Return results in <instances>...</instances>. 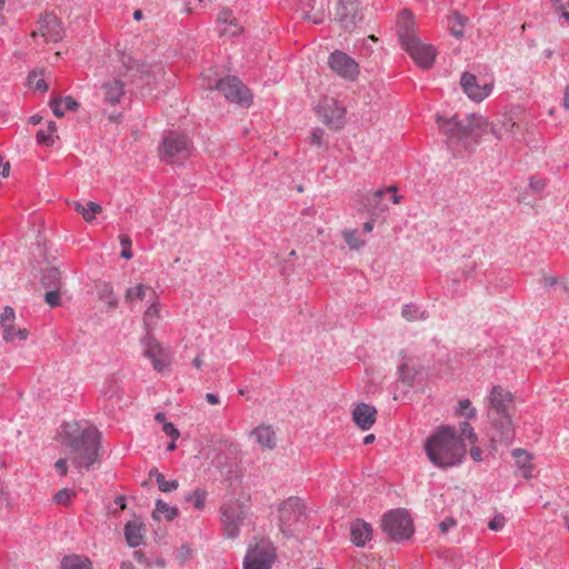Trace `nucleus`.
<instances>
[{
	"label": "nucleus",
	"mask_w": 569,
	"mask_h": 569,
	"mask_svg": "<svg viewBox=\"0 0 569 569\" xmlns=\"http://www.w3.org/2000/svg\"><path fill=\"white\" fill-rule=\"evenodd\" d=\"M329 66L338 76L355 80L359 74L358 63L342 51H335L329 57Z\"/></svg>",
	"instance_id": "nucleus-17"
},
{
	"label": "nucleus",
	"mask_w": 569,
	"mask_h": 569,
	"mask_svg": "<svg viewBox=\"0 0 569 569\" xmlns=\"http://www.w3.org/2000/svg\"><path fill=\"white\" fill-rule=\"evenodd\" d=\"M342 237L350 249H359L365 244V240L357 236L356 230L347 229L342 232Z\"/></svg>",
	"instance_id": "nucleus-35"
},
{
	"label": "nucleus",
	"mask_w": 569,
	"mask_h": 569,
	"mask_svg": "<svg viewBox=\"0 0 569 569\" xmlns=\"http://www.w3.org/2000/svg\"><path fill=\"white\" fill-rule=\"evenodd\" d=\"M54 468L59 471V473L61 476H66L67 472H68V467H67V459H59L56 463H54Z\"/></svg>",
	"instance_id": "nucleus-52"
},
{
	"label": "nucleus",
	"mask_w": 569,
	"mask_h": 569,
	"mask_svg": "<svg viewBox=\"0 0 569 569\" xmlns=\"http://www.w3.org/2000/svg\"><path fill=\"white\" fill-rule=\"evenodd\" d=\"M62 280L61 271L56 267L44 269L41 277V284H56Z\"/></svg>",
	"instance_id": "nucleus-33"
},
{
	"label": "nucleus",
	"mask_w": 569,
	"mask_h": 569,
	"mask_svg": "<svg viewBox=\"0 0 569 569\" xmlns=\"http://www.w3.org/2000/svg\"><path fill=\"white\" fill-rule=\"evenodd\" d=\"M279 528L286 536L293 535L303 523V505L297 497H290L278 508Z\"/></svg>",
	"instance_id": "nucleus-9"
},
{
	"label": "nucleus",
	"mask_w": 569,
	"mask_h": 569,
	"mask_svg": "<svg viewBox=\"0 0 569 569\" xmlns=\"http://www.w3.org/2000/svg\"><path fill=\"white\" fill-rule=\"evenodd\" d=\"M42 37L46 42H57L64 36L63 28L59 19L52 13H44L37 22V29L32 31L31 37Z\"/></svg>",
	"instance_id": "nucleus-15"
},
{
	"label": "nucleus",
	"mask_w": 569,
	"mask_h": 569,
	"mask_svg": "<svg viewBox=\"0 0 569 569\" xmlns=\"http://www.w3.org/2000/svg\"><path fill=\"white\" fill-rule=\"evenodd\" d=\"M559 11H561V17L567 21L569 22V12L567 10H565V4L562 3V9H558Z\"/></svg>",
	"instance_id": "nucleus-63"
},
{
	"label": "nucleus",
	"mask_w": 569,
	"mask_h": 569,
	"mask_svg": "<svg viewBox=\"0 0 569 569\" xmlns=\"http://www.w3.org/2000/svg\"><path fill=\"white\" fill-rule=\"evenodd\" d=\"M219 20L222 21V22H229V23H232L233 22V19H232V13L228 10H223L219 13Z\"/></svg>",
	"instance_id": "nucleus-54"
},
{
	"label": "nucleus",
	"mask_w": 569,
	"mask_h": 569,
	"mask_svg": "<svg viewBox=\"0 0 569 569\" xmlns=\"http://www.w3.org/2000/svg\"><path fill=\"white\" fill-rule=\"evenodd\" d=\"M100 297L101 299H103L106 301V303L109 306V307H114L117 305V299L116 297L112 295V291L106 287L103 292L100 293Z\"/></svg>",
	"instance_id": "nucleus-48"
},
{
	"label": "nucleus",
	"mask_w": 569,
	"mask_h": 569,
	"mask_svg": "<svg viewBox=\"0 0 569 569\" xmlns=\"http://www.w3.org/2000/svg\"><path fill=\"white\" fill-rule=\"evenodd\" d=\"M77 108L78 102L71 97L56 99L51 102L52 112L59 118L63 117L67 110H76Z\"/></svg>",
	"instance_id": "nucleus-29"
},
{
	"label": "nucleus",
	"mask_w": 569,
	"mask_h": 569,
	"mask_svg": "<svg viewBox=\"0 0 569 569\" xmlns=\"http://www.w3.org/2000/svg\"><path fill=\"white\" fill-rule=\"evenodd\" d=\"M506 519L501 515L495 516L488 523L490 530L499 531L505 527Z\"/></svg>",
	"instance_id": "nucleus-47"
},
{
	"label": "nucleus",
	"mask_w": 569,
	"mask_h": 569,
	"mask_svg": "<svg viewBox=\"0 0 569 569\" xmlns=\"http://www.w3.org/2000/svg\"><path fill=\"white\" fill-rule=\"evenodd\" d=\"M208 491L204 489H196L189 496L186 497L187 501H191L197 510H202L206 506Z\"/></svg>",
	"instance_id": "nucleus-31"
},
{
	"label": "nucleus",
	"mask_w": 569,
	"mask_h": 569,
	"mask_svg": "<svg viewBox=\"0 0 569 569\" xmlns=\"http://www.w3.org/2000/svg\"><path fill=\"white\" fill-rule=\"evenodd\" d=\"M460 84L465 93L473 101L480 102L486 99L492 91L491 83L480 84L476 76L463 72L460 79Z\"/></svg>",
	"instance_id": "nucleus-19"
},
{
	"label": "nucleus",
	"mask_w": 569,
	"mask_h": 569,
	"mask_svg": "<svg viewBox=\"0 0 569 569\" xmlns=\"http://www.w3.org/2000/svg\"><path fill=\"white\" fill-rule=\"evenodd\" d=\"M76 497L74 491L70 489H62L54 496V501L61 505H68L72 498Z\"/></svg>",
	"instance_id": "nucleus-42"
},
{
	"label": "nucleus",
	"mask_w": 569,
	"mask_h": 569,
	"mask_svg": "<svg viewBox=\"0 0 569 569\" xmlns=\"http://www.w3.org/2000/svg\"><path fill=\"white\" fill-rule=\"evenodd\" d=\"M399 373L401 376V379L408 383H411L415 377L413 369L407 363H401L399 366Z\"/></svg>",
	"instance_id": "nucleus-44"
},
{
	"label": "nucleus",
	"mask_w": 569,
	"mask_h": 569,
	"mask_svg": "<svg viewBox=\"0 0 569 569\" xmlns=\"http://www.w3.org/2000/svg\"><path fill=\"white\" fill-rule=\"evenodd\" d=\"M276 551L271 542L261 540L250 546L243 559V569H271Z\"/></svg>",
	"instance_id": "nucleus-12"
},
{
	"label": "nucleus",
	"mask_w": 569,
	"mask_h": 569,
	"mask_svg": "<svg viewBox=\"0 0 569 569\" xmlns=\"http://www.w3.org/2000/svg\"><path fill=\"white\" fill-rule=\"evenodd\" d=\"M146 535V527L139 518L128 521L124 526V538L129 547L134 548L142 545Z\"/></svg>",
	"instance_id": "nucleus-22"
},
{
	"label": "nucleus",
	"mask_w": 569,
	"mask_h": 569,
	"mask_svg": "<svg viewBox=\"0 0 569 569\" xmlns=\"http://www.w3.org/2000/svg\"><path fill=\"white\" fill-rule=\"evenodd\" d=\"M154 301H146L149 303L148 309L144 312L143 322L147 329H150L156 323V319L159 317V308Z\"/></svg>",
	"instance_id": "nucleus-34"
},
{
	"label": "nucleus",
	"mask_w": 569,
	"mask_h": 569,
	"mask_svg": "<svg viewBox=\"0 0 569 569\" xmlns=\"http://www.w3.org/2000/svg\"><path fill=\"white\" fill-rule=\"evenodd\" d=\"M158 477H164L161 472H159V470L157 468H152L150 471H149V478H153L156 480V482H158Z\"/></svg>",
	"instance_id": "nucleus-59"
},
{
	"label": "nucleus",
	"mask_w": 569,
	"mask_h": 569,
	"mask_svg": "<svg viewBox=\"0 0 569 569\" xmlns=\"http://www.w3.org/2000/svg\"><path fill=\"white\" fill-rule=\"evenodd\" d=\"M10 171L9 162H3L2 158L0 157V176L7 177Z\"/></svg>",
	"instance_id": "nucleus-56"
},
{
	"label": "nucleus",
	"mask_w": 569,
	"mask_h": 569,
	"mask_svg": "<svg viewBox=\"0 0 569 569\" xmlns=\"http://www.w3.org/2000/svg\"><path fill=\"white\" fill-rule=\"evenodd\" d=\"M398 34L402 48L410 54L415 62L425 69L432 66L436 58V49L422 42L412 29V17L408 11H402L398 20Z\"/></svg>",
	"instance_id": "nucleus-5"
},
{
	"label": "nucleus",
	"mask_w": 569,
	"mask_h": 569,
	"mask_svg": "<svg viewBox=\"0 0 569 569\" xmlns=\"http://www.w3.org/2000/svg\"><path fill=\"white\" fill-rule=\"evenodd\" d=\"M102 208L99 203L89 201L86 203V209L83 212V219L88 222L92 221L96 218V214L101 212Z\"/></svg>",
	"instance_id": "nucleus-39"
},
{
	"label": "nucleus",
	"mask_w": 569,
	"mask_h": 569,
	"mask_svg": "<svg viewBox=\"0 0 569 569\" xmlns=\"http://www.w3.org/2000/svg\"><path fill=\"white\" fill-rule=\"evenodd\" d=\"M462 441L467 440L470 445H475L478 440L477 435L473 431V428L468 422H462L460 425V436H458Z\"/></svg>",
	"instance_id": "nucleus-36"
},
{
	"label": "nucleus",
	"mask_w": 569,
	"mask_h": 569,
	"mask_svg": "<svg viewBox=\"0 0 569 569\" xmlns=\"http://www.w3.org/2000/svg\"><path fill=\"white\" fill-rule=\"evenodd\" d=\"M122 63L126 69L122 77L139 88L156 83L163 74V67L160 63H147L132 57L124 58Z\"/></svg>",
	"instance_id": "nucleus-7"
},
{
	"label": "nucleus",
	"mask_w": 569,
	"mask_h": 569,
	"mask_svg": "<svg viewBox=\"0 0 569 569\" xmlns=\"http://www.w3.org/2000/svg\"><path fill=\"white\" fill-rule=\"evenodd\" d=\"M206 399L207 401L210 403V405H218L219 403V398L218 396L213 395V393H207L206 395Z\"/></svg>",
	"instance_id": "nucleus-58"
},
{
	"label": "nucleus",
	"mask_w": 569,
	"mask_h": 569,
	"mask_svg": "<svg viewBox=\"0 0 569 569\" xmlns=\"http://www.w3.org/2000/svg\"><path fill=\"white\" fill-rule=\"evenodd\" d=\"M372 527L370 523L356 519L350 525V539L357 547H363L368 541L372 539Z\"/></svg>",
	"instance_id": "nucleus-21"
},
{
	"label": "nucleus",
	"mask_w": 569,
	"mask_h": 569,
	"mask_svg": "<svg viewBox=\"0 0 569 569\" xmlns=\"http://www.w3.org/2000/svg\"><path fill=\"white\" fill-rule=\"evenodd\" d=\"M62 442L68 459L76 468L89 469L99 460L100 433L94 427L67 422L62 427Z\"/></svg>",
	"instance_id": "nucleus-2"
},
{
	"label": "nucleus",
	"mask_w": 569,
	"mask_h": 569,
	"mask_svg": "<svg viewBox=\"0 0 569 569\" xmlns=\"http://www.w3.org/2000/svg\"><path fill=\"white\" fill-rule=\"evenodd\" d=\"M317 113L330 129L339 130L345 124L346 108L332 97H325L320 101Z\"/></svg>",
	"instance_id": "nucleus-13"
},
{
	"label": "nucleus",
	"mask_w": 569,
	"mask_h": 569,
	"mask_svg": "<svg viewBox=\"0 0 569 569\" xmlns=\"http://www.w3.org/2000/svg\"><path fill=\"white\" fill-rule=\"evenodd\" d=\"M429 461L438 468H450L459 465L466 455V445L458 437L453 427L438 428L425 442Z\"/></svg>",
	"instance_id": "nucleus-3"
},
{
	"label": "nucleus",
	"mask_w": 569,
	"mask_h": 569,
	"mask_svg": "<svg viewBox=\"0 0 569 569\" xmlns=\"http://www.w3.org/2000/svg\"><path fill=\"white\" fill-rule=\"evenodd\" d=\"M30 86H32L36 90L44 92L48 90V84L43 79H38V74L36 71H32L28 77Z\"/></svg>",
	"instance_id": "nucleus-43"
},
{
	"label": "nucleus",
	"mask_w": 569,
	"mask_h": 569,
	"mask_svg": "<svg viewBox=\"0 0 569 569\" xmlns=\"http://www.w3.org/2000/svg\"><path fill=\"white\" fill-rule=\"evenodd\" d=\"M162 430L172 439H178L180 436L179 430L171 422H164Z\"/></svg>",
	"instance_id": "nucleus-49"
},
{
	"label": "nucleus",
	"mask_w": 569,
	"mask_h": 569,
	"mask_svg": "<svg viewBox=\"0 0 569 569\" xmlns=\"http://www.w3.org/2000/svg\"><path fill=\"white\" fill-rule=\"evenodd\" d=\"M361 19L358 0H339L336 20L345 30H352Z\"/></svg>",
	"instance_id": "nucleus-18"
},
{
	"label": "nucleus",
	"mask_w": 569,
	"mask_h": 569,
	"mask_svg": "<svg viewBox=\"0 0 569 569\" xmlns=\"http://www.w3.org/2000/svg\"><path fill=\"white\" fill-rule=\"evenodd\" d=\"M387 192H390L392 193L391 196V200L393 203H399L401 201V196H398L396 192H397V188L391 186L389 187L388 189L383 190V189H378L376 190L373 193H372V197L370 199V201H372V206L375 208L378 207V202L380 201V199L387 193Z\"/></svg>",
	"instance_id": "nucleus-32"
},
{
	"label": "nucleus",
	"mask_w": 569,
	"mask_h": 569,
	"mask_svg": "<svg viewBox=\"0 0 569 569\" xmlns=\"http://www.w3.org/2000/svg\"><path fill=\"white\" fill-rule=\"evenodd\" d=\"M143 353L151 361L152 367L158 372H167L171 365L172 353L169 348L160 345L152 337H147L142 341Z\"/></svg>",
	"instance_id": "nucleus-14"
},
{
	"label": "nucleus",
	"mask_w": 569,
	"mask_h": 569,
	"mask_svg": "<svg viewBox=\"0 0 569 569\" xmlns=\"http://www.w3.org/2000/svg\"><path fill=\"white\" fill-rule=\"evenodd\" d=\"M63 296V292L60 290V288L56 290L48 291L44 295V301L50 307H58L61 305V297Z\"/></svg>",
	"instance_id": "nucleus-40"
},
{
	"label": "nucleus",
	"mask_w": 569,
	"mask_h": 569,
	"mask_svg": "<svg viewBox=\"0 0 569 569\" xmlns=\"http://www.w3.org/2000/svg\"><path fill=\"white\" fill-rule=\"evenodd\" d=\"M437 123L440 132L446 137L448 148L459 154L462 150L469 149L472 143H478V139L490 129L498 140L515 139L518 123L511 116L505 114L500 123L492 124L480 114H468L463 119L458 116L445 118L437 117Z\"/></svg>",
	"instance_id": "nucleus-1"
},
{
	"label": "nucleus",
	"mask_w": 569,
	"mask_h": 569,
	"mask_svg": "<svg viewBox=\"0 0 569 569\" xmlns=\"http://www.w3.org/2000/svg\"><path fill=\"white\" fill-rule=\"evenodd\" d=\"M254 441L266 449H272L276 446L274 431L269 426H259L251 432Z\"/></svg>",
	"instance_id": "nucleus-24"
},
{
	"label": "nucleus",
	"mask_w": 569,
	"mask_h": 569,
	"mask_svg": "<svg viewBox=\"0 0 569 569\" xmlns=\"http://www.w3.org/2000/svg\"><path fill=\"white\" fill-rule=\"evenodd\" d=\"M120 244L122 247V251L120 256L124 259L132 258V251H131V244L132 241L128 234H120L119 236Z\"/></svg>",
	"instance_id": "nucleus-41"
},
{
	"label": "nucleus",
	"mask_w": 569,
	"mask_h": 569,
	"mask_svg": "<svg viewBox=\"0 0 569 569\" xmlns=\"http://www.w3.org/2000/svg\"><path fill=\"white\" fill-rule=\"evenodd\" d=\"M126 299L134 303L137 301H154L157 293L152 287H129L126 292Z\"/></svg>",
	"instance_id": "nucleus-25"
},
{
	"label": "nucleus",
	"mask_w": 569,
	"mask_h": 569,
	"mask_svg": "<svg viewBox=\"0 0 569 569\" xmlns=\"http://www.w3.org/2000/svg\"><path fill=\"white\" fill-rule=\"evenodd\" d=\"M456 526V520L453 518H446L440 522L439 528L442 533H447L452 527Z\"/></svg>",
	"instance_id": "nucleus-51"
},
{
	"label": "nucleus",
	"mask_w": 569,
	"mask_h": 569,
	"mask_svg": "<svg viewBox=\"0 0 569 569\" xmlns=\"http://www.w3.org/2000/svg\"><path fill=\"white\" fill-rule=\"evenodd\" d=\"M488 418L497 431L501 441H510L513 438V423L510 410L513 403V396L501 386H495L488 396Z\"/></svg>",
	"instance_id": "nucleus-4"
},
{
	"label": "nucleus",
	"mask_w": 569,
	"mask_h": 569,
	"mask_svg": "<svg viewBox=\"0 0 569 569\" xmlns=\"http://www.w3.org/2000/svg\"><path fill=\"white\" fill-rule=\"evenodd\" d=\"M373 230V223L371 221H367L363 223V231L369 233Z\"/></svg>",
	"instance_id": "nucleus-62"
},
{
	"label": "nucleus",
	"mask_w": 569,
	"mask_h": 569,
	"mask_svg": "<svg viewBox=\"0 0 569 569\" xmlns=\"http://www.w3.org/2000/svg\"><path fill=\"white\" fill-rule=\"evenodd\" d=\"M74 210L80 213L82 217H83V212H84V209H86V204H82L80 202H76L74 206H73Z\"/></svg>",
	"instance_id": "nucleus-60"
},
{
	"label": "nucleus",
	"mask_w": 569,
	"mask_h": 569,
	"mask_svg": "<svg viewBox=\"0 0 569 569\" xmlns=\"http://www.w3.org/2000/svg\"><path fill=\"white\" fill-rule=\"evenodd\" d=\"M376 415L377 410L375 407L367 403H359L352 412V418L359 428L369 430L376 421Z\"/></svg>",
	"instance_id": "nucleus-23"
},
{
	"label": "nucleus",
	"mask_w": 569,
	"mask_h": 569,
	"mask_svg": "<svg viewBox=\"0 0 569 569\" xmlns=\"http://www.w3.org/2000/svg\"><path fill=\"white\" fill-rule=\"evenodd\" d=\"M1 336L6 342L24 341L29 337V331L26 328L17 327L16 312L7 306L0 315Z\"/></svg>",
	"instance_id": "nucleus-16"
},
{
	"label": "nucleus",
	"mask_w": 569,
	"mask_h": 569,
	"mask_svg": "<svg viewBox=\"0 0 569 569\" xmlns=\"http://www.w3.org/2000/svg\"><path fill=\"white\" fill-rule=\"evenodd\" d=\"M546 183L543 180H538V179H535V178H531L530 179V188L532 190H535L536 192H539L541 190H543Z\"/></svg>",
	"instance_id": "nucleus-53"
},
{
	"label": "nucleus",
	"mask_w": 569,
	"mask_h": 569,
	"mask_svg": "<svg viewBox=\"0 0 569 569\" xmlns=\"http://www.w3.org/2000/svg\"><path fill=\"white\" fill-rule=\"evenodd\" d=\"M467 21H468V19L465 16H462L459 12H453L449 17V27H450L451 34L456 38L462 37L463 36L462 28Z\"/></svg>",
	"instance_id": "nucleus-30"
},
{
	"label": "nucleus",
	"mask_w": 569,
	"mask_h": 569,
	"mask_svg": "<svg viewBox=\"0 0 569 569\" xmlns=\"http://www.w3.org/2000/svg\"><path fill=\"white\" fill-rule=\"evenodd\" d=\"M121 569H136L131 562H123Z\"/></svg>",
	"instance_id": "nucleus-64"
},
{
	"label": "nucleus",
	"mask_w": 569,
	"mask_h": 569,
	"mask_svg": "<svg viewBox=\"0 0 569 569\" xmlns=\"http://www.w3.org/2000/svg\"><path fill=\"white\" fill-rule=\"evenodd\" d=\"M402 316L409 321L416 320L419 317V309L415 305H406L402 309Z\"/></svg>",
	"instance_id": "nucleus-45"
},
{
	"label": "nucleus",
	"mask_w": 569,
	"mask_h": 569,
	"mask_svg": "<svg viewBox=\"0 0 569 569\" xmlns=\"http://www.w3.org/2000/svg\"><path fill=\"white\" fill-rule=\"evenodd\" d=\"M192 154V142L181 132L167 133L159 148L160 160L168 164H181Z\"/></svg>",
	"instance_id": "nucleus-6"
},
{
	"label": "nucleus",
	"mask_w": 569,
	"mask_h": 569,
	"mask_svg": "<svg viewBox=\"0 0 569 569\" xmlns=\"http://www.w3.org/2000/svg\"><path fill=\"white\" fill-rule=\"evenodd\" d=\"M562 107H563L566 110H569V86H567V87L565 88L563 99H562Z\"/></svg>",
	"instance_id": "nucleus-57"
},
{
	"label": "nucleus",
	"mask_w": 569,
	"mask_h": 569,
	"mask_svg": "<svg viewBox=\"0 0 569 569\" xmlns=\"http://www.w3.org/2000/svg\"><path fill=\"white\" fill-rule=\"evenodd\" d=\"M470 456L475 461H481L482 460V452L481 449L478 447H472L470 449Z\"/></svg>",
	"instance_id": "nucleus-55"
},
{
	"label": "nucleus",
	"mask_w": 569,
	"mask_h": 569,
	"mask_svg": "<svg viewBox=\"0 0 569 569\" xmlns=\"http://www.w3.org/2000/svg\"><path fill=\"white\" fill-rule=\"evenodd\" d=\"M157 485H158V488L160 491L168 493V492H172L178 489L179 481L176 479L166 480L164 477H158Z\"/></svg>",
	"instance_id": "nucleus-38"
},
{
	"label": "nucleus",
	"mask_w": 569,
	"mask_h": 569,
	"mask_svg": "<svg viewBox=\"0 0 569 569\" xmlns=\"http://www.w3.org/2000/svg\"><path fill=\"white\" fill-rule=\"evenodd\" d=\"M37 141L40 144L52 146L54 142L53 136L49 131L39 130L37 132Z\"/></svg>",
	"instance_id": "nucleus-46"
},
{
	"label": "nucleus",
	"mask_w": 569,
	"mask_h": 569,
	"mask_svg": "<svg viewBox=\"0 0 569 569\" xmlns=\"http://www.w3.org/2000/svg\"><path fill=\"white\" fill-rule=\"evenodd\" d=\"M322 138H323V130L315 129L311 132V137H310L311 144L320 147L322 143Z\"/></svg>",
	"instance_id": "nucleus-50"
},
{
	"label": "nucleus",
	"mask_w": 569,
	"mask_h": 569,
	"mask_svg": "<svg viewBox=\"0 0 569 569\" xmlns=\"http://www.w3.org/2000/svg\"><path fill=\"white\" fill-rule=\"evenodd\" d=\"M61 569H92V565L88 558L72 555L62 559Z\"/></svg>",
	"instance_id": "nucleus-27"
},
{
	"label": "nucleus",
	"mask_w": 569,
	"mask_h": 569,
	"mask_svg": "<svg viewBox=\"0 0 569 569\" xmlns=\"http://www.w3.org/2000/svg\"><path fill=\"white\" fill-rule=\"evenodd\" d=\"M124 81L120 78H110L100 86V93L106 103L111 106L120 104L124 98Z\"/></svg>",
	"instance_id": "nucleus-20"
},
{
	"label": "nucleus",
	"mask_w": 569,
	"mask_h": 569,
	"mask_svg": "<svg viewBox=\"0 0 569 569\" xmlns=\"http://www.w3.org/2000/svg\"><path fill=\"white\" fill-rule=\"evenodd\" d=\"M179 511L176 507H170L167 502L161 499L156 501V508L152 511V518L156 521H160L162 519L167 521H172L177 518Z\"/></svg>",
	"instance_id": "nucleus-26"
},
{
	"label": "nucleus",
	"mask_w": 569,
	"mask_h": 569,
	"mask_svg": "<svg viewBox=\"0 0 569 569\" xmlns=\"http://www.w3.org/2000/svg\"><path fill=\"white\" fill-rule=\"evenodd\" d=\"M209 90L217 89L223 93L227 100L241 106H249L251 94L248 88L236 77H227L212 83L210 80L206 84Z\"/></svg>",
	"instance_id": "nucleus-10"
},
{
	"label": "nucleus",
	"mask_w": 569,
	"mask_h": 569,
	"mask_svg": "<svg viewBox=\"0 0 569 569\" xmlns=\"http://www.w3.org/2000/svg\"><path fill=\"white\" fill-rule=\"evenodd\" d=\"M248 515V508L239 500H230L221 509V523L227 538L234 539Z\"/></svg>",
	"instance_id": "nucleus-11"
},
{
	"label": "nucleus",
	"mask_w": 569,
	"mask_h": 569,
	"mask_svg": "<svg viewBox=\"0 0 569 569\" xmlns=\"http://www.w3.org/2000/svg\"><path fill=\"white\" fill-rule=\"evenodd\" d=\"M192 365L197 368V369H201L202 365H203V360L201 357H196L192 361Z\"/></svg>",
	"instance_id": "nucleus-61"
},
{
	"label": "nucleus",
	"mask_w": 569,
	"mask_h": 569,
	"mask_svg": "<svg viewBox=\"0 0 569 569\" xmlns=\"http://www.w3.org/2000/svg\"><path fill=\"white\" fill-rule=\"evenodd\" d=\"M382 530L395 541L409 539L413 533V525L409 513L402 509L391 510L382 517Z\"/></svg>",
	"instance_id": "nucleus-8"
},
{
	"label": "nucleus",
	"mask_w": 569,
	"mask_h": 569,
	"mask_svg": "<svg viewBox=\"0 0 569 569\" xmlns=\"http://www.w3.org/2000/svg\"><path fill=\"white\" fill-rule=\"evenodd\" d=\"M476 409L471 407V402L468 399H463L459 401V408L457 415L460 417H465L468 419H472L476 417Z\"/></svg>",
	"instance_id": "nucleus-37"
},
{
	"label": "nucleus",
	"mask_w": 569,
	"mask_h": 569,
	"mask_svg": "<svg viewBox=\"0 0 569 569\" xmlns=\"http://www.w3.org/2000/svg\"><path fill=\"white\" fill-rule=\"evenodd\" d=\"M512 456L516 460L517 466L522 470V477H531L530 453L522 449H516L512 451Z\"/></svg>",
	"instance_id": "nucleus-28"
}]
</instances>
